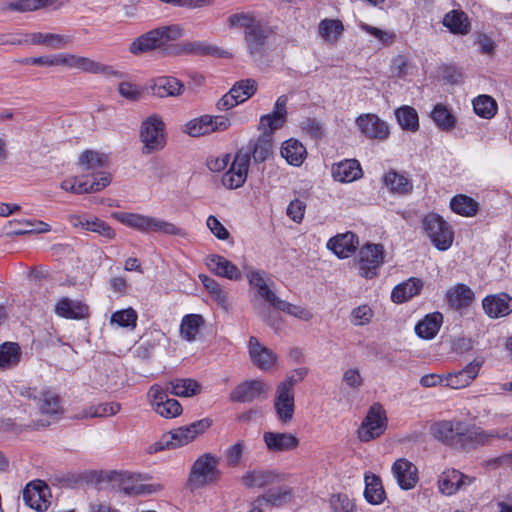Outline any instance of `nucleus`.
<instances>
[{"label": "nucleus", "mask_w": 512, "mask_h": 512, "mask_svg": "<svg viewBox=\"0 0 512 512\" xmlns=\"http://www.w3.org/2000/svg\"><path fill=\"white\" fill-rule=\"evenodd\" d=\"M212 116L203 115L199 118L190 120L185 124L184 132L192 137H199L213 132L211 128Z\"/></svg>", "instance_id": "54"}, {"label": "nucleus", "mask_w": 512, "mask_h": 512, "mask_svg": "<svg viewBox=\"0 0 512 512\" xmlns=\"http://www.w3.org/2000/svg\"><path fill=\"white\" fill-rule=\"evenodd\" d=\"M165 339V334L160 330H152L145 333L134 347L137 357L145 360L152 356L153 351Z\"/></svg>", "instance_id": "34"}, {"label": "nucleus", "mask_w": 512, "mask_h": 512, "mask_svg": "<svg viewBox=\"0 0 512 512\" xmlns=\"http://www.w3.org/2000/svg\"><path fill=\"white\" fill-rule=\"evenodd\" d=\"M206 265L209 270L219 276L229 280L238 281L242 279L240 269L225 257L217 254H211L206 257Z\"/></svg>", "instance_id": "20"}, {"label": "nucleus", "mask_w": 512, "mask_h": 512, "mask_svg": "<svg viewBox=\"0 0 512 512\" xmlns=\"http://www.w3.org/2000/svg\"><path fill=\"white\" fill-rule=\"evenodd\" d=\"M392 473L403 490L412 489L418 481L416 466L407 459L400 458L392 465Z\"/></svg>", "instance_id": "21"}, {"label": "nucleus", "mask_w": 512, "mask_h": 512, "mask_svg": "<svg viewBox=\"0 0 512 512\" xmlns=\"http://www.w3.org/2000/svg\"><path fill=\"white\" fill-rule=\"evenodd\" d=\"M423 287L419 278H410L406 282L398 284L391 292V299L394 303H403L418 295Z\"/></svg>", "instance_id": "38"}, {"label": "nucleus", "mask_w": 512, "mask_h": 512, "mask_svg": "<svg viewBox=\"0 0 512 512\" xmlns=\"http://www.w3.org/2000/svg\"><path fill=\"white\" fill-rule=\"evenodd\" d=\"M120 223L142 233H159L167 236L186 237L185 229L161 218L139 213L118 212L114 214Z\"/></svg>", "instance_id": "2"}, {"label": "nucleus", "mask_w": 512, "mask_h": 512, "mask_svg": "<svg viewBox=\"0 0 512 512\" xmlns=\"http://www.w3.org/2000/svg\"><path fill=\"white\" fill-rule=\"evenodd\" d=\"M212 424L209 418L195 421L189 425L181 426L167 433L172 448H179L193 441L199 434L204 433Z\"/></svg>", "instance_id": "12"}, {"label": "nucleus", "mask_w": 512, "mask_h": 512, "mask_svg": "<svg viewBox=\"0 0 512 512\" xmlns=\"http://www.w3.org/2000/svg\"><path fill=\"white\" fill-rule=\"evenodd\" d=\"M274 407L279 420L282 423H288L294 415V394L289 391L287 384H279L276 390Z\"/></svg>", "instance_id": "19"}, {"label": "nucleus", "mask_w": 512, "mask_h": 512, "mask_svg": "<svg viewBox=\"0 0 512 512\" xmlns=\"http://www.w3.org/2000/svg\"><path fill=\"white\" fill-rule=\"evenodd\" d=\"M450 208L459 215L471 217L477 213L478 203L469 196L459 194L451 199Z\"/></svg>", "instance_id": "52"}, {"label": "nucleus", "mask_w": 512, "mask_h": 512, "mask_svg": "<svg viewBox=\"0 0 512 512\" xmlns=\"http://www.w3.org/2000/svg\"><path fill=\"white\" fill-rule=\"evenodd\" d=\"M465 432L467 425L460 421H441L431 427V433L436 439L457 449L466 446Z\"/></svg>", "instance_id": "6"}, {"label": "nucleus", "mask_w": 512, "mask_h": 512, "mask_svg": "<svg viewBox=\"0 0 512 512\" xmlns=\"http://www.w3.org/2000/svg\"><path fill=\"white\" fill-rule=\"evenodd\" d=\"M442 25L450 33L460 36L468 35L472 29L467 13L461 9H453L447 12L442 19Z\"/></svg>", "instance_id": "28"}, {"label": "nucleus", "mask_w": 512, "mask_h": 512, "mask_svg": "<svg viewBox=\"0 0 512 512\" xmlns=\"http://www.w3.org/2000/svg\"><path fill=\"white\" fill-rule=\"evenodd\" d=\"M482 305L489 317H504L512 312V297L506 293L490 295L483 299Z\"/></svg>", "instance_id": "24"}, {"label": "nucleus", "mask_w": 512, "mask_h": 512, "mask_svg": "<svg viewBox=\"0 0 512 512\" xmlns=\"http://www.w3.org/2000/svg\"><path fill=\"white\" fill-rule=\"evenodd\" d=\"M281 480L278 473L273 470L253 469L245 472L241 478L242 484L249 489L264 488Z\"/></svg>", "instance_id": "26"}, {"label": "nucleus", "mask_w": 512, "mask_h": 512, "mask_svg": "<svg viewBox=\"0 0 512 512\" xmlns=\"http://www.w3.org/2000/svg\"><path fill=\"white\" fill-rule=\"evenodd\" d=\"M204 325V319L199 314H188L185 315L180 324V336L188 341L192 342L196 340V337L200 331V328Z\"/></svg>", "instance_id": "45"}, {"label": "nucleus", "mask_w": 512, "mask_h": 512, "mask_svg": "<svg viewBox=\"0 0 512 512\" xmlns=\"http://www.w3.org/2000/svg\"><path fill=\"white\" fill-rule=\"evenodd\" d=\"M147 397L155 412L164 418H174L182 412L179 401L169 398L165 389L158 384L150 387Z\"/></svg>", "instance_id": "9"}, {"label": "nucleus", "mask_w": 512, "mask_h": 512, "mask_svg": "<svg viewBox=\"0 0 512 512\" xmlns=\"http://www.w3.org/2000/svg\"><path fill=\"white\" fill-rule=\"evenodd\" d=\"M104 158L96 151L87 150L79 157V164L85 170H95L104 166Z\"/></svg>", "instance_id": "60"}, {"label": "nucleus", "mask_w": 512, "mask_h": 512, "mask_svg": "<svg viewBox=\"0 0 512 512\" xmlns=\"http://www.w3.org/2000/svg\"><path fill=\"white\" fill-rule=\"evenodd\" d=\"M291 491L287 487H279L277 489H271L265 494L260 495L256 498L255 504L263 505V503L271 504L273 506H279L283 504L290 496Z\"/></svg>", "instance_id": "56"}, {"label": "nucleus", "mask_w": 512, "mask_h": 512, "mask_svg": "<svg viewBox=\"0 0 512 512\" xmlns=\"http://www.w3.org/2000/svg\"><path fill=\"white\" fill-rule=\"evenodd\" d=\"M183 34L178 25L161 26L136 37L129 45L128 51L133 55H141L154 50H161L167 55L169 43Z\"/></svg>", "instance_id": "1"}, {"label": "nucleus", "mask_w": 512, "mask_h": 512, "mask_svg": "<svg viewBox=\"0 0 512 512\" xmlns=\"http://www.w3.org/2000/svg\"><path fill=\"white\" fill-rule=\"evenodd\" d=\"M218 464L219 461L214 455L210 453L201 455L191 467L187 487L194 491L217 480L220 475Z\"/></svg>", "instance_id": "3"}, {"label": "nucleus", "mask_w": 512, "mask_h": 512, "mask_svg": "<svg viewBox=\"0 0 512 512\" xmlns=\"http://www.w3.org/2000/svg\"><path fill=\"white\" fill-rule=\"evenodd\" d=\"M138 315L133 308H127L114 312L110 317V324L122 328L134 329L137 324Z\"/></svg>", "instance_id": "58"}, {"label": "nucleus", "mask_w": 512, "mask_h": 512, "mask_svg": "<svg viewBox=\"0 0 512 512\" xmlns=\"http://www.w3.org/2000/svg\"><path fill=\"white\" fill-rule=\"evenodd\" d=\"M332 176L339 182H352L362 176L360 163L356 159H346L332 166Z\"/></svg>", "instance_id": "33"}, {"label": "nucleus", "mask_w": 512, "mask_h": 512, "mask_svg": "<svg viewBox=\"0 0 512 512\" xmlns=\"http://www.w3.org/2000/svg\"><path fill=\"white\" fill-rule=\"evenodd\" d=\"M249 354L253 363L262 370L271 368L276 362V355L254 336L249 339Z\"/></svg>", "instance_id": "32"}, {"label": "nucleus", "mask_w": 512, "mask_h": 512, "mask_svg": "<svg viewBox=\"0 0 512 512\" xmlns=\"http://www.w3.org/2000/svg\"><path fill=\"white\" fill-rule=\"evenodd\" d=\"M465 443L463 450H470L478 445L490 444L493 439H504L512 441V426L504 429H495L491 431H485L480 428H475L465 432Z\"/></svg>", "instance_id": "16"}, {"label": "nucleus", "mask_w": 512, "mask_h": 512, "mask_svg": "<svg viewBox=\"0 0 512 512\" xmlns=\"http://www.w3.org/2000/svg\"><path fill=\"white\" fill-rule=\"evenodd\" d=\"M344 31V26L340 20L324 19L319 24V33L322 38L330 43H335Z\"/></svg>", "instance_id": "55"}, {"label": "nucleus", "mask_w": 512, "mask_h": 512, "mask_svg": "<svg viewBox=\"0 0 512 512\" xmlns=\"http://www.w3.org/2000/svg\"><path fill=\"white\" fill-rule=\"evenodd\" d=\"M365 499L374 505L380 504L385 498V491L381 479L375 475L365 476Z\"/></svg>", "instance_id": "49"}, {"label": "nucleus", "mask_w": 512, "mask_h": 512, "mask_svg": "<svg viewBox=\"0 0 512 512\" xmlns=\"http://www.w3.org/2000/svg\"><path fill=\"white\" fill-rule=\"evenodd\" d=\"M54 312L62 318L80 320L88 316L89 307L79 300L63 297L56 303Z\"/></svg>", "instance_id": "29"}, {"label": "nucleus", "mask_w": 512, "mask_h": 512, "mask_svg": "<svg viewBox=\"0 0 512 512\" xmlns=\"http://www.w3.org/2000/svg\"><path fill=\"white\" fill-rule=\"evenodd\" d=\"M34 398L38 399L39 409L43 415L53 417V419L56 420L59 415L62 414L63 410L60 406V398L56 393L50 390H44L40 392L38 397L34 396Z\"/></svg>", "instance_id": "40"}, {"label": "nucleus", "mask_w": 512, "mask_h": 512, "mask_svg": "<svg viewBox=\"0 0 512 512\" xmlns=\"http://www.w3.org/2000/svg\"><path fill=\"white\" fill-rule=\"evenodd\" d=\"M243 269L245 270V275L250 286L257 289L258 296L264 299L270 305H272L278 296L266 284V272L262 270L252 269L248 266H244Z\"/></svg>", "instance_id": "31"}, {"label": "nucleus", "mask_w": 512, "mask_h": 512, "mask_svg": "<svg viewBox=\"0 0 512 512\" xmlns=\"http://www.w3.org/2000/svg\"><path fill=\"white\" fill-rule=\"evenodd\" d=\"M253 306H254L255 310L257 311L258 316L268 326H270L275 331H278L280 329V326H281L280 320L281 319L278 316L274 315L268 307H266L262 304L256 303V302H253Z\"/></svg>", "instance_id": "63"}, {"label": "nucleus", "mask_w": 512, "mask_h": 512, "mask_svg": "<svg viewBox=\"0 0 512 512\" xmlns=\"http://www.w3.org/2000/svg\"><path fill=\"white\" fill-rule=\"evenodd\" d=\"M182 90V82L172 76L157 77L151 86L152 94L160 98L177 96Z\"/></svg>", "instance_id": "35"}, {"label": "nucleus", "mask_w": 512, "mask_h": 512, "mask_svg": "<svg viewBox=\"0 0 512 512\" xmlns=\"http://www.w3.org/2000/svg\"><path fill=\"white\" fill-rule=\"evenodd\" d=\"M482 361L474 360L467 364L463 369L449 373L445 376L446 386L453 389L464 388L470 384L478 375Z\"/></svg>", "instance_id": "30"}, {"label": "nucleus", "mask_w": 512, "mask_h": 512, "mask_svg": "<svg viewBox=\"0 0 512 512\" xmlns=\"http://www.w3.org/2000/svg\"><path fill=\"white\" fill-rule=\"evenodd\" d=\"M431 118L442 131L449 132L456 127V117L446 105L436 104L431 112Z\"/></svg>", "instance_id": "44"}, {"label": "nucleus", "mask_w": 512, "mask_h": 512, "mask_svg": "<svg viewBox=\"0 0 512 512\" xmlns=\"http://www.w3.org/2000/svg\"><path fill=\"white\" fill-rule=\"evenodd\" d=\"M443 316L440 312L428 314L415 326V332L422 339H433L440 330Z\"/></svg>", "instance_id": "37"}, {"label": "nucleus", "mask_w": 512, "mask_h": 512, "mask_svg": "<svg viewBox=\"0 0 512 512\" xmlns=\"http://www.w3.org/2000/svg\"><path fill=\"white\" fill-rule=\"evenodd\" d=\"M121 409L119 403L110 402V403H101L97 406L90 407L87 411L84 412L82 418H97V417H107L117 414Z\"/></svg>", "instance_id": "59"}, {"label": "nucleus", "mask_w": 512, "mask_h": 512, "mask_svg": "<svg viewBox=\"0 0 512 512\" xmlns=\"http://www.w3.org/2000/svg\"><path fill=\"white\" fill-rule=\"evenodd\" d=\"M287 102L288 97L286 95L279 96L278 99L276 100L273 111L269 114L261 116L260 128L263 130L268 129L271 131L280 129L286 121Z\"/></svg>", "instance_id": "27"}, {"label": "nucleus", "mask_w": 512, "mask_h": 512, "mask_svg": "<svg viewBox=\"0 0 512 512\" xmlns=\"http://www.w3.org/2000/svg\"><path fill=\"white\" fill-rule=\"evenodd\" d=\"M250 164V152L238 151L229 167L222 176V184L228 189H237L241 187L248 175Z\"/></svg>", "instance_id": "10"}, {"label": "nucleus", "mask_w": 512, "mask_h": 512, "mask_svg": "<svg viewBox=\"0 0 512 512\" xmlns=\"http://www.w3.org/2000/svg\"><path fill=\"white\" fill-rule=\"evenodd\" d=\"M472 479L458 470L448 469L440 475L438 486L441 493L453 495L462 487L471 484Z\"/></svg>", "instance_id": "25"}, {"label": "nucleus", "mask_w": 512, "mask_h": 512, "mask_svg": "<svg viewBox=\"0 0 512 512\" xmlns=\"http://www.w3.org/2000/svg\"><path fill=\"white\" fill-rule=\"evenodd\" d=\"M358 244L357 235L348 231L330 238L327 248L339 258H348L356 251Z\"/></svg>", "instance_id": "23"}, {"label": "nucleus", "mask_w": 512, "mask_h": 512, "mask_svg": "<svg viewBox=\"0 0 512 512\" xmlns=\"http://www.w3.org/2000/svg\"><path fill=\"white\" fill-rule=\"evenodd\" d=\"M273 131L264 130V132L255 141L252 151L253 160L256 163H262L266 161L273 154Z\"/></svg>", "instance_id": "39"}, {"label": "nucleus", "mask_w": 512, "mask_h": 512, "mask_svg": "<svg viewBox=\"0 0 512 512\" xmlns=\"http://www.w3.org/2000/svg\"><path fill=\"white\" fill-rule=\"evenodd\" d=\"M47 486L29 483L23 490V500L27 506L36 510L44 511L48 508L49 501L46 499Z\"/></svg>", "instance_id": "36"}, {"label": "nucleus", "mask_w": 512, "mask_h": 512, "mask_svg": "<svg viewBox=\"0 0 512 512\" xmlns=\"http://www.w3.org/2000/svg\"><path fill=\"white\" fill-rule=\"evenodd\" d=\"M170 393L178 397H191L199 392V384L193 379H176L169 382Z\"/></svg>", "instance_id": "53"}, {"label": "nucleus", "mask_w": 512, "mask_h": 512, "mask_svg": "<svg viewBox=\"0 0 512 512\" xmlns=\"http://www.w3.org/2000/svg\"><path fill=\"white\" fill-rule=\"evenodd\" d=\"M268 35V28L263 26L261 23L246 31L244 35L249 54L258 64L263 63L266 56V42Z\"/></svg>", "instance_id": "14"}, {"label": "nucleus", "mask_w": 512, "mask_h": 512, "mask_svg": "<svg viewBox=\"0 0 512 512\" xmlns=\"http://www.w3.org/2000/svg\"><path fill=\"white\" fill-rule=\"evenodd\" d=\"M233 93L239 94V99L243 103L252 97L257 90V83L254 79L240 80L231 88Z\"/></svg>", "instance_id": "61"}, {"label": "nucleus", "mask_w": 512, "mask_h": 512, "mask_svg": "<svg viewBox=\"0 0 512 512\" xmlns=\"http://www.w3.org/2000/svg\"><path fill=\"white\" fill-rule=\"evenodd\" d=\"M384 184L390 189L391 192L405 195L413 190L412 182L404 175L390 170L383 177Z\"/></svg>", "instance_id": "46"}, {"label": "nucleus", "mask_w": 512, "mask_h": 512, "mask_svg": "<svg viewBox=\"0 0 512 512\" xmlns=\"http://www.w3.org/2000/svg\"><path fill=\"white\" fill-rule=\"evenodd\" d=\"M356 124L361 132L370 139L385 140L389 137L388 124L375 114L360 115L356 119Z\"/></svg>", "instance_id": "17"}, {"label": "nucleus", "mask_w": 512, "mask_h": 512, "mask_svg": "<svg viewBox=\"0 0 512 512\" xmlns=\"http://www.w3.org/2000/svg\"><path fill=\"white\" fill-rule=\"evenodd\" d=\"M228 52L206 41H189L174 44L167 49L168 56L192 55L225 58Z\"/></svg>", "instance_id": "8"}, {"label": "nucleus", "mask_w": 512, "mask_h": 512, "mask_svg": "<svg viewBox=\"0 0 512 512\" xmlns=\"http://www.w3.org/2000/svg\"><path fill=\"white\" fill-rule=\"evenodd\" d=\"M69 222L73 227H80L87 231L98 233L106 239L115 237V232L110 225L98 218H89L87 215H70Z\"/></svg>", "instance_id": "22"}, {"label": "nucleus", "mask_w": 512, "mask_h": 512, "mask_svg": "<svg viewBox=\"0 0 512 512\" xmlns=\"http://www.w3.org/2000/svg\"><path fill=\"white\" fill-rule=\"evenodd\" d=\"M21 359V350L17 343L5 342L0 345V369L6 370L17 366Z\"/></svg>", "instance_id": "48"}, {"label": "nucleus", "mask_w": 512, "mask_h": 512, "mask_svg": "<svg viewBox=\"0 0 512 512\" xmlns=\"http://www.w3.org/2000/svg\"><path fill=\"white\" fill-rule=\"evenodd\" d=\"M28 37H30V44L44 45L51 49L64 48L71 41L69 36L54 33L34 32L28 33Z\"/></svg>", "instance_id": "41"}, {"label": "nucleus", "mask_w": 512, "mask_h": 512, "mask_svg": "<svg viewBox=\"0 0 512 512\" xmlns=\"http://www.w3.org/2000/svg\"><path fill=\"white\" fill-rule=\"evenodd\" d=\"M395 116L403 130L416 132L419 129L418 113L413 107L402 106L395 110Z\"/></svg>", "instance_id": "50"}, {"label": "nucleus", "mask_w": 512, "mask_h": 512, "mask_svg": "<svg viewBox=\"0 0 512 512\" xmlns=\"http://www.w3.org/2000/svg\"><path fill=\"white\" fill-rule=\"evenodd\" d=\"M165 124L157 115H152L143 121L140 138L146 153L161 150L166 144Z\"/></svg>", "instance_id": "5"}, {"label": "nucleus", "mask_w": 512, "mask_h": 512, "mask_svg": "<svg viewBox=\"0 0 512 512\" xmlns=\"http://www.w3.org/2000/svg\"><path fill=\"white\" fill-rule=\"evenodd\" d=\"M228 24L230 27H242L244 28V34L252 27H256L260 24L252 15L248 13H236L232 14L228 18Z\"/></svg>", "instance_id": "62"}, {"label": "nucleus", "mask_w": 512, "mask_h": 512, "mask_svg": "<svg viewBox=\"0 0 512 512\" xmlns=\"http://www.w3.org/2000/svg\"><path fill=\"white\" fill-rule=\"evenodd\" d=\"M359 273L366 279L377 276L379 267L384 263V247L381 244L368 243L361 247L358 254Z\"/></svg>", "instance_id": "7"}, {"label": "nucleus", "mask_w": 512, "mask_h": 512, "mask_svg": "<svg viewBox=\"0 0 512 512\" xmlns=\"http://www.w3.org/2000/svg\"><path fill=\"white\" fill-rule=\"evenodd\" d=\"M271 387L262 380H246L238 384L229 394L231 402L250 403L265 398Z\"/></svg>", "instance_id": "11"}, {"label": "nucleus", "mask_w": 512, "mask_h": 512, "mask_svg": "<svg viewBox=\"0 0 512 512\" xmlns=\"http://www.w3.org/2000/svg\"><path fill=\"white\" fill-rule=\"evenodd\" d=\"M473 299V291L465 284H457L453 289L447 292V302L455 309L470 306Z\"/></svg>", "instance_id": "43"}, {"label": "nucleus", "mask_w": 512, "mask_h": 512, "mask_svg": "<svg viewBox=\"0 0 512 512\" xmlns=\"http://www.w3.org/2000/svg\"><path fill=\"white\" fill-rule=\"evenodd\" d=\"M263 441L270 452L281 453L295 450L299 446V439L291 433L266 431Z\"/></svg>", "instance_id": "18"}, {"label": "nucleus", "mask_w": 512, "mask_h": 512, "mask_svg": "<svg viewBox=\"0 0 512 512\" xmlns=\"http://www.w3.org/2000/svg\"><path fill=\"white\" fill-rule=\"evenodd\" d=\"M133 476L128 472L112 471L108 474V481L113 487L124 492L126 495L151 494L160 489V485L134 484Z\"/></svg>", "instance_id": "15"}, {"label": "nucleus", "mask_w": 512, "mask_h": 512, "mask_svg": "<svg viewBox=\"0 0 512 512\" xmlns=\"http://www.w3.org/2000/svg\"><path fill=\"white\" fill-rule=\"evenodd\" d=\"M57 0H14L10 2H4L1 5L2 11H15V12H31L38 9L47 7L53 4Z\"/></svg>", "instance_id": "47"}, {"label": "nucleus", "mask_w": 512, "mask_h": 512, "mask_svg": "<svg viewBox=\"0 0 512 512\" xmlns=\"http://www.w3.org/2000/svg\"><path fill=\"white\" fill-rule=\"evenodd\" d=\"M386 417L380 406H372L358 430L361 441L368 442L379 437L385 430Z\"/></svg>", "instance_id": "13"}, {"label": "nucleus", "mask_w": 512, "mask_h": 512, "mask_svg": "<svg viewBox=\"0 0 512 512\" xmlns=\"http://www.w3.org/2000/svg\"><path fill=\"white\" fill-rule=\"evenodd\" d=\"M271 306L274 309L283 311L304 321H309L312 318V313L306 308L291 304L285 300L280 299L279 297L276 298L275 302H273Z\"/></svg>", "instance_id": "57"}, {"label": "nucleus", "mask_w": 512, "mask_h": 512, "mask_svg": "<svg viewBox=\"0 0 512 512\" xmlns=\"http://www.w3.org/2000/svg\"><path fill=\"white\" fill-rule=\"evenodd\" d=\"M422 228L438 250L445 251L451 247L454 232L452 227L439 214H427L422 219Z\"/></svg>", "instance_id": "4"}, {"label": "nucleus", "mask_w": 512, "mask_h": 512, "mask_svg": "<svg viewBox=\"0 0 512 512\" xmlns=\"http://www.w3.org/2000/svg\"><path fill=\"white\" fill-rule=\"evenodd\" d=\"M306 148L296 139H289L282 144L281 155L293 166H300L306 157Z\"/></svg>", "instance_id": "42"}, {"label": "nucleus", "mask_w": 512, "mask_h": 512, "mask_svg": "<svg viewBox=\"0 0 512 512\" xmlns=\"http://www.w3.org/2000/svg\"><path fill=\"white\" fill-rule=\"evenodd\" d=\"M476 115L484 119H491L497 113V102L489 95H479L472 101Z\"/></svg>", "instance_id": "51"}, {"label": "nucleus", "mask_w": 512, "mask_h": 512, "mask_svg": "<svg viewBox=\"0 0 512 512\" xmlns=\"http://www.w3.org/2000/svg\"><path fill=\"white\" fill-rule=\"evenodd\" d=\"M330 505L335 512H355L353 501L345 494L332 495Z\"/></svg>", "instance_id": "64"}]
</instances>
